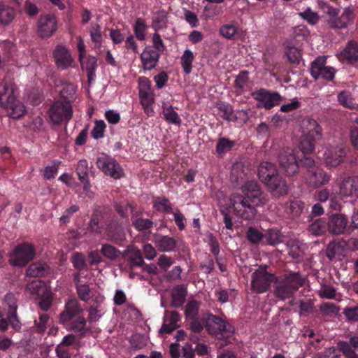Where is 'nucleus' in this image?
<instances>
[{
	"instance_id": "1",
	"label": "nucleus",
	"mask_w": 358,
	"mask_h": 358,
	"mask_svg": "<svg viewBox=\"0 0 358 358\" xmlns=\"http://www.w3.org/2000/svg\"><path fill=\"white\" fill-rule=\"evenodd\" d=\"M243 195L234 193L230 196L229 208L234 215L244 220H252L255 217L256 206L265 204L266 196L255 180L248 181L242 187Z\"/></svg>"
},
{
	"instance_id": "2",
	"label": "nucleus",
	"mask_w": 358,
	"mask_h": 358,
	"mask_svg": "<svg viewBox=\"0 0 358 358\" xmlns=\"http://www.w3.org/2000/svg\"><path fill=\"white\" fill-rule=\"evenodd\" d=\"M299 152L290 148H283L278 151L277 161L280 169L287 176H292L298 173L300 167L311 168L315 160L312 157H301Z\"/></svg>"
},
{
	"instance_id": "3",
	"label": "nucleus",
	"mask_w": 358,
	"mask_h": 358,
	"mask_svg": "<svg viewBox=\"0 0 358 358\" xmlns=\"http://www.w3.org/2000/svg\"><path fill=\"white\" fill-rule=\"evenodd\" d=\"M16 96V87L12 81L0 80V104L13 119L21 118L26 112L24 105Z\"/></svg>"
},
{
	"instance_id": "4",
	"label": "nucleus",
	"mask_w": 358,
	"mask_h": 358,
	"mask_svg": "<svg viewBox=\"0 0 358 358\" xmlns=\"http://www.w3.org/2000/svg\"><path fill=\"white\" fill-rule=\"evenodd\" d=\"M304 282L305 278L299 272H287L275 278L274 295L280 300L289 299Z\"/></svg>"
},
{
	"instance_id": "5",
	"label": "nucleus",
	"mask_w": 358,
	"mask_h": 358,
	"mask_svg": "<svg viewBox=\"0 0 358 358\" xmlns=\"http://www.w3.org/2000/svg\"><path fill=\"white\" fill-rule=\"evenodd\" d=\"M3 306L6 311V318L0 320V331L5 332L10 324L15 332H19L22 328V323L17 316V299L13 293L9 292L4 296Z\"/></svg>"
},
{
	"instance_id": "6",
	"label": "nucleus",
	"mask_w": 358,
	"mask_h": 358,
	"mask_svg": "<svg viewBox=\"0 0 358 358\" xmlns=\"http://www.w3.org/2000/svg\"><path fill=\"white\" fill-rule=\"evenodd\" d=\"M73 108L71 100L57 99L48 109V114L55 125L67 124L73 117Z\"/></svg>"
},
{
	"instance_id": "7",
	"label": "nucleus",
	"mask_w": 358,
	"mask_h": 358,
	"mask_svg": "<svg viewBox=\"0 0 358 358\" xmlns=\"http://www.w3.org/2000/svg\"><path fill=\"white\" fill-rule=\"evenodd\" d=\"M204 326L210 335L218 339L228 338L233 334V327L220 317L208 314L204 320Z\"/></svg>"
},
{
	"instance_id": "8",
	"label": "nucleus",
	"mask_w": 358,
	"mask_h": 358,
	"mask_svg": "<svg viewBox=\"0 0 358 358\" xmlns=\"http://www.w3.org/2000/svg\"><path fill=\"white\" fill-rule=\"evenodd\" d=\"M36 255L35 247L29 243L18 244L10 255L9 262L14 266H25Z\"/></svg>"
},
{
	"instance_id": "9",
	"label": "nucleus",
	"mask_w": 358,
	"mask_h": 358,
	"mask_svg": "<svg viewBox=\"0 0 358 358\" xmlns=\"http://www.w3.org/2000/svg\"><path fill=\"white\" fill-rule=\"evenodd\" d=\"M274 275L268 273L266 266H259L251 275V289L257 294H262L268 291Z\"/></svg>"
},
{
	"instance_id": "10",
	"label": "nucleus",
	"mask_w": 358,
	"mask_h": 358,
	"mask_svg": "<svg viewBox=\"0 0 358 358\" xmlns=\"http://www.w3.org/2000/svg\"><path fill=\"white\" fill-rule=\"evenodd\" d=\"M252 98L259 102L258 108L263 107L271 110L278 106L282 101V96L277 92L261 88L252 93Z\"/></svg>"
},
{
	"instance_id": "11",
	"label": "nucleus",
	"mask_w": 358,
	"mask_h": 358,
	"mask_svg": "<svg viewBox=\"0 0 358 358\" xmlns=\"http://www.w3.org/2000/svg\"><path fill=\"white\" fill-rule=\"evenodd\" d=\"M111 213L112 210L108 208H96L88 224L90 231L96 235H103Z\"/></svg>"
},
{
	"instance_id": "12",
	"label": "nucleus",
	"mask_w": 358,
	"mask_h": 358,
	"mask_svg": "<svg viewBox=\"0 0 358 358\" xmlns=\"http://www.w3.org/2000/svg\"><path fill=\"white\" fill-rule=\"evenodd\" d=\"M96 164L106 175L114 179H119L124 176V172L120 164L108 155L103 154L99 157Z\"/></svg>"
},
{
	"instance_id": "13",
	"label": "nucleus",
	"mask_w": 358,
	"mask_h": 358,
	"mask_svg": "<svg viewBox=\"0 0 358 358\" xmlns=\"http://www.w3.org/2000/svg\"><path fill=\"white\" fill-rule=\"evenodd\" d=\"M103 235L108 241L120 244L125 238V233L117 215L112 211Z\"/></svg>"
},
{
	"instance_id": "14",
	"label": "nucleus",
	"mask_w": 358,
	"mask_h": 358,
	"mask_svg": "<svg viewBox=\"0 0 358 358\" xmlns=\"http://www.w3.org/2000/svg\"><path fill=\"white\" fill-rule=\"evenodd\" d=\"M326 58L317 57L310 66V74L315 79L322 78L325 81H332L335 77L336 69L332 66H325Z\"/></svg>"
},
{
	"instance_id": "15",
	"label": "nucleus",
	"mask_w": 358,
	"mask_h": 358,
	"mask_svg": "<svg viewBox=\"0 0 358 358\" xmlns=\"http://www.w3.org/2000/svg\"><path fill=\"white\" fill-rule=\"evenodd\" d=\"M57 29V21L52 15H41L38 20V34L42 38L51 37Z\"/></svg>"
},
{
	"instance_id": "16",
	"label": "nucleus",
	"mask_w": 358,
	"mask_h": 358,
	"mask_svg": "<svg viewBox=\"0 0 358 358\" xmlns=\"http://www.w3.org/2000/svg\"><path fill=\"white\" fill-rule=\"evenodd\" d=\"M308 170L307 180L310 185L315 188L320 187L327 184L331 178L323 169L315 167V164L311 168H306Z\"/></svg>"
},
{
	"instance_id": "17",
	"label": "nucleus",
	"mask_w": 358,
	"mask_h": 358,
	"mask_svg": "<svg viewBox=\"0 0 358 358\" xmlns=\"http://www.w3.org/2000/svg\"><path fill=\"white\" fill-rule=\"evenodd\" d=\"M347 154V148L342 145L327 148L324 152V161L327 166H337L343 161Z\"/></svg>"
},
{
	"instance_id": "18",
	"label": "nucleus",
	"mask_w": 358,
	"mask_h": 358,
	"mask_svg": "<svg viewBox=\"0 0 358 358\" xmlns=\"http://www.w3.org/2000/svg\"><path fill=\"white\" fill-rule=\"evenodd\" d=\"M341 193L347 197L351 198L353 205L358 204V177H348L345 178L341 185Z\"/></svg>"
},
{
	"instance_id": "19",
	"label": "nucleus",
	"mask_w": 358,
	"mask_h": 358,
	"mask_svg": "<svg viewBox=\"0 0 358 358\" xmlns=\"http://www.w3.org/2000/svg\"><path fill=\"white\" fill-rule=\"evenodd\" d=\"M83 309L77 299H70L65 304L64 310L59 315V322L67 323L71 319L80 315Z\"/></svg>"
},
{
	"instance_id": "20",
	"label": "nucleus",
	"mask_w": 358,
	"mask_h": 358,
	"mask_svg": "<svg viewBox=\"0 0 358 358\" xmlns=\"http://www.w3.org/2000/svg\"><path fill=\"white\" fill-rule=\"evenodd\" d=\"M265 185L275 198H280L288 192V187L285 180L280 176L272 178L271 180L266 182Z\"/></svg>"
},
{
	"instance_id": "21",
	"label": "nucleus",
	"mask_w": 358,
	"mask_h": 358,
	"mask_svg": "<svg viewBox=\"0 0 358 358\" xmlns=\"http://www.w3.org/2000/svg\"><path fill=\"white\" fill-rule=\"evenodd\" d=\"M53 56L57 66L61 69H68L73 62L70 52L63 45H57L53 52Z\"/></svg>"
},
{
	"instance_id": "22",
	"label": "nucleus",
	"mask_w": 358,
	"mask_h": 358,
	"mask_svg": "<svg viewBox=\"0 0 358 358\" xmlns=\"http://www.w3.org/2000/svg\"><path fill=\"white\" fill-rule=\"evenodd\" d=\"M328 231L335 235L342 234L346 230L348 218L343 214H332L329 219Z\"/></svg>"
},
{
	"instance_id": "23",
	"label": "nucleus",
	"mask_w": 358,
	"mask_h": 358,
	"mask_svg": "<svg viewBox=\"0 0 358 358\" xmlns=\"http://www.w3.org/2000/svg\"><path fill=\"white\" fill-rule=\"evenodd\" d=\"M337 348L345 358H358L356 351H358V336L350 337L348 341H339Z\"/></svg>"
},
{
	"instance_id": "24",
	"label": "nucleus",
	"mask_w": 358,
	"mask_h": 358,
	"mask_svg": "<svg viewBox=\"0 0 358 358\" xmlns=\"http://www.w3.org/2000/svg\"><path fill=\"white\" fill-rule=\"evenodd\" d=\"M339 61L354 64L358 61V42L355 40L348 41L344 49L337 55Z\"/></svg>"
},
{
	"instance_id": "25",
	"label": "nucleus",
	"mask_w": 358,
	"mask_h": 358,
	"mask_svg": "<svg viewBox=\"0 0 358 358\" xmlns=\"http://www.w3.org/2000/svg\"><path fill=\"white\" fill-rule=\"evenodd\" d=\"M160 54L155 48L145 47L141 54V59L144 70L150 71L156 67Z\"/></svg>"
},
{
	"instance_id": "26",
	"label": "nucleus",
	"mask_w": 358,
	"mask_h": 358,
	"mask_svg": "<svg viewBox=\"0 0 358 358\" xmlns=\"http://www.w3.org/2000/svg\"><path fill=\"white\" fill-rule=\"evenodd\" d=\"M345 255V243L343 241H331L326 249V256L331 261L341 260Z\"/></svg>"
},
{
	"instance_id": "27",
	"label": "nucleus",
	"mask_w": 358,
	"mask_h": 358,
	"mask_svg": "<svg viewBox=\"0 0 358 358\" xmlns=\"http://www.w3.org/2000/svg\"><path fill=\"white\" fill-rule=\"evenodd\" d=\"M154 242L157 249L164 252L175 251L177 247V240L174 237L159 234L154 235Z\"/></svg>"
},
{
	"instance_id": "28",
	"label": "nucleus",
	"mask_w": 358,
	"mask_h": 358,
	"mask_svg": "<svg viewBox=\"0 0 358 358\" xmlns=\"http://www.w3.org/2000/svg\"><path fill=\"white\" fill-rule=\"evenodd\" d=\"M139 98L141 105L153 104L155 102L150 81L145 77L139 78Z\"/></svg>"
},
{
	"instance_id": "29",
	"label": "nucleus",
	"mask_w": 358,
	"mask_h": 358,
	"mask_svg": "<svg viewBox=\"0 0 358 358\" xmlns=\"http://www.w3.org/2000/svg\"><path fill=\"white\" fill-rule=\"evenodd\" d=\"M354 17L353 12L350 8H345L341 16L331 17L328 23L332 28L343 29L348 27Z\"/></svg>"
},
{
	"instance_id": "30",
	"label": "nucleus",
	"mask_w": 358,
	"mask_h": 358,
	"mask_svg": "<svg viewBox=\"0 0 358 358\" xmlns=\"http://www.w3.org/2000/svg\"><path fill=\"white\" fill-rule=\"evenodd\" d=\"M280 176L275 165L268 162H263L258 167V176L259 180L266 183L272 178Z\"/></svg>"
},
{
	"instance_id": "31",
	"label": "nucleus",
	"mask_w": 358,
	"mask_h": 358,
	"mask_svg": "<svg viewBox=\"0 0 358 358\" xmlns=\"http://www.w3.org/2000/svg\"><path fill=\"white\" fill-rule=\"evenodd\" d=\"M75 332H79L81 338L85 337L87 333L90 331V328L86 327L87 320L83 315H78L71 319L67 323H62Z\"/></svg>"
},
{
	"instance_id": "32",
	"label": "nucleus",
	"mask_w": 358,
	"mask_h": 358,
	"mask_svg": "<svg viewBox=\"0 0 358 358\" xmlns=\"http://www.w3.org/2000/svg\"><path fill=\"white\" fill-rule=\"evenodd\" d=\"M236 141L227 137H219L215 145V155L218 158H223L227 153L232 150L236 146Z\"/></svg>"
},
{
	"instance_id": "33",
	"label": "nucleus",
	"mask_w": 358,
	"mask_h": 358,
	"mask_svg": "<svg viewBox=\"0 0 358 358\" xmlns=\"http://www.w3.org/2000/svg\"><path fill=\"white\" fill-rule=\"evenodd\" d=\"M180 315L177 311H171L169 316L166 315L164 324L160 329L162 334H170L178 327V323L180 321Z\"/></svg>"
},
{
	"instance_id": "34",
	"label": "nucleus",
	"mask_w": 358,
	"mask_h": 358,
	"mask_svg": "<svg viewBox=\"0 0 358 358\" xmlns=\"http://www.w3.org/2000/svg\"><path fill=\"white\" fill-rule=\"evenodd\" d=\"M81 64L82 69H85L89 83H91L96 76L97 68V59L92 55L85 57Z\"/></svg>"
},
{
	"instance_id": "35",
	"label": "nucleus",
	"mask_w": 358,
	"mask_h": 358,
	"mask_svg": "<svg viewBox=\"0 0 358 358\" xmlns=\"http://www.w3.org/2000/svg\"><path fill=\"white\" fill-rule=\"evenodd\" d=\"M27 275L31 277H45L50 273V267L45 262H34L27 269Z\"/></svg>"
},
{
	"instance_id": "36",
	"label": "nucleus",
	"mask_w": 358,
	"mask_h": 358,
	"mask_svg": "<svg viewBox=\"0 0 358 358\" xmlns=\"http://www.w3.org/2000/svg\"><path fill=\"white\" fill-rule=\"evenodd\" d=\"M27 290L30 295L34 298L38 299L50 291L48 289L44 282L41 280L32 281L27 285Z\"/></svg>"
},
{
	"instance_id": "37",
	"label": "nucleus",
	"mask_w": 358,
	"mask_h": 358,
	"mask_svg": "<svg viewBox=\"0 0 358 358\" xmlns=\"http://www.w3.org/2000/svg\"><path fill=\"white\" fill-rule=\"evenodd\" d=\"M288 254L294 259H299L303 257L305 244L301 241L294 239L288 241L287 244Z\"/></svg>"
},
{
	"instance_id": "38",
	"label": "nucleus",
	"mask_w": 358,
	"mask_h": 358,
	"mask_svg": "<svg viewBox=\"0 0 358 358\" xmlns=\"http://www.w3.org/2000/svg\"><path fill=\"white\" fill-rule=\"evenodd\" d=\"M162 108L164 118L166 122L175 125L180 124L181 119L179 115L174 110L172 105L169 103L164 102Z\"/></svg>"
},
{
	"instance_id": "39",
	"label": "nucleus",
	"mask_w": 358,
	"mask_h": 358,
	"mask_svg": "<svg viewBox=\"0 0 358 358\" xmlns=\"http://www.w3.org/2000/svg\"><path fill=\"white\" fill-rule=\"evenodd\" d=\"M187 290L183 285L176 286L171 294V306L174 308H180L185 301Z\"/></svg>"
},
{
	"instance_id": "40",
	"label": "nucleus",
	"mask_w": 358,
	"mask_h": 358,
	"mask_svg": "<svg viewBox=\"0 0 358 358\" xmlns=\"http://www.w3.org/2000/svg\"><path fill=\"white\" fill-rule=\"evenodd\" d=\"M15 10L8 5L0 2V23L3 25L10 24L15 17Z\"/></svg>"
},
{
	"instance_id": "41",
	"label": "nucleus",
	"mask_w": 358,
	"mask_h": 358,
	"mask_svg": "<svg viewBox=\"0 0 358 358\" xmlns=\"http://www.w3.org/2000/svg\"><path fill=\"white\" fill-rule=\"evenodd\" d=\"M153 208L157 212L172 213L173 209L170 200L166 196H157L153 200Z\"/></svg>"
},
{
	"instance_id": "42",
	"label": "nucleus",
	"mask_w": 358,
	"mask_h": 358,
	"mask_svg": "<svg viewBox=\"0 0 358 358\" xmlns=\"http://www.w3.org/2000/svg\"><path fill=\"white\" fill-rule=\"evenodd\" d=\"M218 115L224 120L229 122H234L238 117L234 114V108L231 105L227 103H219L217 106Z\"/></svg>"
},
{
	"instance_id": "43",
	"label": "nucleus",
	"mask_w": 358,
	"mask_h": 358,
	"mask_svg": "<svg viewBox=\"0 0 358 358\" xmlns=\"http://www.w3.org/2000/svg\"><path fill=\"white\" fill-rule=\"evenodd\" d=\"M317 140L318 139L304 135L299 144V148L301 152L300 156L308 157V155L314 151Z\"/></svg>"
},
{
	"instance_id": "44",
	"label": "nucleus",
	"mask_w": 358,
	"mask_h": 358,
	"mask_svg": "<svg viewBox=\"0 0 358 358\" xmlns=\"http://www.w3.org/2000/svg\"><path fill=\"white\" fill-rule=\"evenodd\" d=\"M104 298L103 296L96 297L94 299V303L89 308V315L87 320L90 322L98 321L101 317V311L102 310L101 303L103 302Z\"/></svg>"
},
{
	"instance_id": "45",
	"label": "nucleus",
	"mask_w": 358,
	"mask_h": 358,
	"mask_svg": "<svg viewBox=\"0 0 358 358\" xmlns=\"http://www.w3.org/2000/svg\"><path fill=\"white\" fill-rule=\"evenodd\" d=\"M283 241V236L276 228L268 229L264 234V243L275 245Z\"/></svg>"
},
{
	"instance_id": "46",
	"label": "nucleus",
	"mask_w": 358,
	"mask_h": 358,
	"mask_svg": "<svg viewBox=\"0 0 358 358\" xmlns=\"http://www.w3.org/2000/svg\"><path fill=\"white\" fill-rule=\"evenodd\" d=\"M310 233L315 236H320L328 231V222L324 218L316 219L308 227Z\"/></svg>"
},
{
	"instance_id": "47",
	"label": "nucleus",
	"mask_w": 358,
	"mask_h": 358,
	"mask_svg": "<svg viewBox=\"0 0 358 358\" xmlns=\"http://www.w3.org/2000/svg\"><path fill=\"white\" fill-rule=\"evenodd\" d=\"M305 203L301 200L292 201L287 207V212L292 217H299L306 210Z\"/></svg>"
},
{
	"instance_id": "48",
	"label": "nucleus",
	"mask_w": 358,
	"mask_h": 358,
	"mask_svg": "<svg viewBox=\"0 0 358 358\" xmlns=\"http://www.w3.org/2000/svg\"><path fill=\"white\" fill-rule=\"evenodd\" d=\"M194 59V55L192 51L185 50L180 58L181 66L185 74L189 75L192 72Z\"/></svg>"
},
{
	"instance_id": "49",
	"label": "nucleus",
	"mask_w": 358,
	"mask_h": 358,
	"mask_svg": "<svg viewBox=\"0 0 358 358\" xmlns=\"http://www.w3.org/2000/svg\"><path fill=\"white\" fill-rule=\"evenodd\" d=\"M90 35L92 43H94V49L100 48L102 45L103 37L101 34V27L99 24H94L90 29Z\"/></svg>"
},
{
	"instance_id": "50",
	"label": "nucleus",
	"mask_w": 358,
	"mask_h": 358,
	"mask_svg": "<svg viewBox=\"0 0 358 358\" xmlns=\"http://www.w3.org/2000/svg\"><path fill=\"white\" fill-rule=\"evenodd\" d=\"M132 225L138 231H145L153 227L154 222L148 218H134V215L131 216Z\"/></svg>"
},
{
	"instance_id": "51",
	"label": "nucleus",
	"mask_w": 358,
	"mask_h": 358,
	"mask_svg": "<svg viewBox=\"0 0 358 358\" xmlns=\"http://www.w3.org/2000/svg\"><path fill=\"white\" fill-rule=\"evenodd\" d=\"M307 132L306 136L320 139L322 138V129L317 122L313 119L307 120L306 124Z\"/></svg>"
},
{
	"instance_id": "52",
	"label": "nucleus",
	"mask_w": 358,
	"mask_h": 358,
	"mask_svg": "<svg viewBox=\"0 0 358 358\" xmlns=\"http://www.w3.org/2000/svg\"><path fill=\"white\" fill-rule=\"evenodd\" d=\"M167 12L164 9L157 10L152 17V27L155 29L162 28L167 21Z\"/></svg>"
},
{
	"instance_id": "53",
	"label": "nucleus",
	"mask_w": 358,
	"mask_h": 358,
	"mask_svg": "<svg viewBox=\"0 0 358 358\" xmlns=\"http://www.w3.org/2000/svg\"><path fill=\"white\" fill-rule=\"evenodd\" d=\"M222 10L221 7L216 5H206L204 6L201 16L202 20H213L215 16L218 15Z\"/></svg>"
},
{
	"instance_id": "54",
	"label": "nucleus",
	"mask_w": 358,
	"mask_h": 358,
	"mask_svg": "<svg viewBox=\"0 0 358 358\" xmlns=\"http://www.w3.org/2000/svg\"><path fill=\"white\" fill-rule=\"evenodd\" d=\"M246 235L248 241L253 244H258L260 242L264 243V234H262L256 228L249 227Z\"/></svg>"
},
{
	"instance_id": "55",
	"label": "nucleus",
	"mask_w": 358,
	"mask_h": 358,
	"mask_svg": "<svg viewBox=\"0 0 358 358\" xmlns=\"http://www.w3.org/2000/svg\"><path fill=\"white\" fill-rule=\"evenodd\" d=\"M338 101L345 108L353 109L356 108V103L354 101L350 93L347 91H342L338 95Z\"/></svg>"
},
{
	"instance_id": "56",
	"label": "nucleus",
	"mask_w": 358,
	"mask_h": 358,
	"mask_svg": "<svg viewBox=\"0 0 358 358\" xmlns=\"http://www.w3.org/2000/svg\"><path fill=\"white\" fill-rule=\"evenodd\" d=\"M101 253L106 258L111 260L117 259L120 255V251L110 244H103Z\"/></svg>"
},
{
	"instance_id": "57",
	"label": "nucleus",
	"mask_w": 358,
	"mask_h": 358,
	"mask_svg": "<svg viewBox=\"0 0 358 358\" xmlns=\"http://www.w3.org/2000/svg\"><path fill=\"white\" fill-rule=\"evenodd\" d=\"M318 294L322 299H334L336 298V289L331 285L322 284L318 291Z\"/></svg>"
},
{
	"instance_id": "58",
	"label": "nucleus",
	"mask_w": 358,
	"mask_h": 358,
	"mask_svg": "<svg viewBox=\"0 0 358 358\" xmlns=\"http://www.w3.org/2000/svg\"><path fill=\"white\" fill-rule=\"evenodd\" d=\"M76 172L79 180L89 178V166L86 159H83L78 161Z\"/></svg>"
},
{
	"instance_id": "59",
	"label": "nucleus",
	"mask_w": 358,
	"mask_h": 358,
	"mask_svg": "<svg viewBox=\"0 0 358 358\" xmlns=\"http://www.w3.org/2000/svg\"><path fill=\"white\" fill-rule=\"evenodd\" d=\"M285 54L289 62L292 64L298 65L301 59V51L295 47H287L285 50Z\"/></svg>"
},
{
	"instance_id": "60",
	"label": "nucleus",
	"mask_w": 358,
	"mask_h": 358,
	"mask_svg": "<svg viewBox=\"0 0 358 358\" xmlns=\"http://www.w3.org/2000/svg\"><path fill=\"white\" fill-rule=\"evenodd\" d=\"M199 306L200 303L196 300L189 301L185 310L186 317L189 319L196 317L199 313Z\"/></svg>"
},
{
	"instance_id": "61",
	"label": "nucleus",
	"mask_w": 358,
	"mask_h": 358,
	"mask_svg": "<svg viewBox=\"0 0 358 358\" xmlns=\"http://www.w3.org/2000/svg\"><path fill=\"white\" fill-rule=\"evenodd\" d=\"M106 124L103 120H96L94 127L91 131V136L94 139H99L103 137Z\"/></svg>"
},
{
	"instance_id": "62",
	"label": "nucleus",
	"mask_w": 358,
	"mask_h": 358,
	"mask_svg": "<svg viewBox=\"0 0 358 358\" xmlns=\"http://www.w3.org/2000/svg\"><path fill=\"white\" fill-rule=\"evenodd\" d=\"M146 29V24L144 20L141 18H138L135 22L134 27V34L136 37L139 41H144L145 38V31Z\"/></svg>"
},
{
	"instance_id": "63",
	"label": "nucleus",
	"mask_w": 358,
	"mask_h": 358,
	"mask_svg": "<svg viewBox=\"0 0 358 358\" xmlns=\"http://www.w3.org/2000/svg\"><path fill=\"white\" fill-rule=\"evenodd\" d=\"M299 15L312 25L316 24L320 20L319 15L313 12L310 8H307L303 12L300 13Z\"/></svg>"
},
{
	"instance_id": "64",
	"label": "nucleus",
	"mask_w": 358,
	"mask_h": 358,
	"mask_svg": "<svg viewBox=\"0 0 358 358\" xmlns=\"http://www.w3.org/2000/svg\"><path fill=\"white\" fill-rule=\"evenodd\" d=\"M343 313L348 321L358 322V305L346 307Z\"/></svg>"
}]
</instances>
